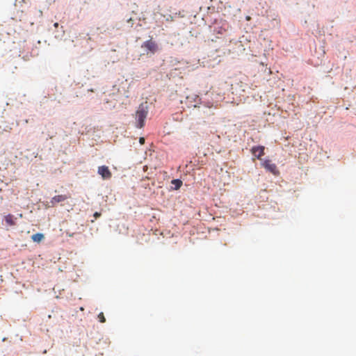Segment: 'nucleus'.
<instances>
[{"instance_id":"obj_1","label":"nucleus","mask_w":356,"mask_h":356,"mask_svg":"<svg viewBox=\"0 0 356 356\" xmlns=\"http://www.w3.org/2000/svg\"><path fill=\"white\" fill-rule=\"evenodd\" d=\"M148 113L147 106L141 104L136 111V127L138 128H142L145 124V120L147 118Z\"/></svg>"},{"instance_id":"obj_2","label":"nucleus","mask_w":356,"mask_h":356,"mask_svg":"<svg viewBox=\"0 0 356 356\" xmlns=\"http://www.w3.org/2000/svg\"><path fill=\"white\" fill-rule=\"evenodd\" d=\"M261 165L268 172H271L274 175H278L280 174V172L277 168V165L272 163L270 160L266 159L264 160Z\"/></svg>"},{"instance_id":"obj_3","label":"nucleus","mask_w":356,"mask_h":356,"mask_svg":"<svg viewBox=\"0 0 356 356\" xmlns=\"http://www.w3.org/2000/svg\"><path fill=\"white\" fill-rule=\"evenodd\" d=\"M97 172L104 179H109L111 178L112 174L106 165H102L98 168Z\"/></svg>"},{"instance_id":"obj_4","label":"nucleus","mask_w":356,"mask_h":356,"mask_svg":"<svg viewBox=\"0 0 356 356\" xmlns=\"http://www.w3.org/2000/svg\"><path fill=\"white\" fill-rule=\"evenodd\" d=\"M142 47L146 48L152 54H154L157 50V44L152 39L145 41L143 44Z\"/></svg>"},{"instance_id":"obj_5","label":"nucleus","mask_w":356,"mask_h":356,"mask_svg":"<svg viewBox=\"0 0 356 356\" xmlns=\"http://www.w3.org/2000/svg\"><path fill=\"white\" fill-rule=\"evenodd\" d=\"M264 146H254L251 149V152L256 158L261 159V157L264 155Z\"/></svg>"},{"instance_id":"obj_6","label":"nucleus","mask_w":356,"mask_h":356,"mask_svg":"<svg viewBox=\"0 0 356 356\" xmlns=\"http://www.w3.org/2000/svg\"><path fill=\"white\" fill-rule=\"evenodd\" d=\"M69 198V196L67 195H58L53 197L50 200L51 207H55L58 203L64 202L67 199Z\"/></svg>"},{"instance_id":"obj_7","label":"nucleus","mask_w":356,"mask_h":356,"mask_svg":"<svg viewBox=\"0 0 356 356\" xmlns=\"http://www.w3.org/2000/svg\"><path fill=\"white\" fill-rule=\"evenodd\" d=\"M15 218L12 214H8L5 216V221L7 225L8 226H14L16 225L15 223Z\"/></svg>"},{"instance_id":"obj_8","label":"nucleus","mask_w":356,"mask_h":356,"mask_svg":"<svg viewBox=\"0 0 356 356\" xmlns=\"http://www.w3.org/2000/svg\"><path fill=\"white\" fill-rule=\"evenodd\" d=\"M44 238V236L43 234L41 233H37L31 236V238L34 242L40 243L41 242Z\"/></svg>"},{"instance_id":"obj_9","label":"nucleus","mask_w":356,"mask_h":356,"mask_svg":"<svg viewBox=\"0 0 356 356\" xmlns=\"http://www.w3.org/2000/svg\"><path fill=\"white\" fill-rule=\"evenodd\" d=\"M172 183L175 185V189H179L182 184V181L179 179H173Z\"/></svg>"},{"instance_id":"obj_10","label":"nucleus","mask_w":356,"mask_h":356,"mask_svg":"<svg viewBox=\"0 0 356 356\" xmlns=\"http://www.w3.org/2000/svg\"><path fill=\"white\" fill-rule=\"evenodd\" d=\"M98 318L100 323H105L106 318L104 317V315L102 312L99 313L98 315Z\"/></svg>"},{"instance_id":"obj_11","label":"nucleus","mask_w":356,"mask_h":356,"mask_svg":"<svg viewBox=\"0 0 356 356\" xmlns=\"http://www.w3.org/2000/svg\"><path fill=\"white\" fill-rule=\"evenodd\" d=\"M139 143L141 144V145H143L145 143V138L143 137H141L139 139Z\"/></svg>"},{"instance_id":"obj_12","label":"nucleus","mask_w":356,"mask_h":356,"mask_svg":"<svg viewBox=\"0 0 356 356\" xmlns=\"http://www.w3.org/2000/svg\"><path fill=\"white\" fill-rule=\"evenodd\" d=\"M100 215H101V214H100L99 213H98V212H95V213H94V216H95V218H97L98 217H99V216H100Z\"/></svg>"},{"instance_id":"obj_13","label":"nucleus","mask_w":356,"mask_h":356,"mask_svg":"<svg viewBox=\"0 0 356 356\" xmlns=\"http://www.w3.org/2000/svg\"><path fill=\"white\" fill-rule=\"evenodd\" d=\"M54 26L55 28H58V22L54 23Z\"/></svg>"}]
</instances>
